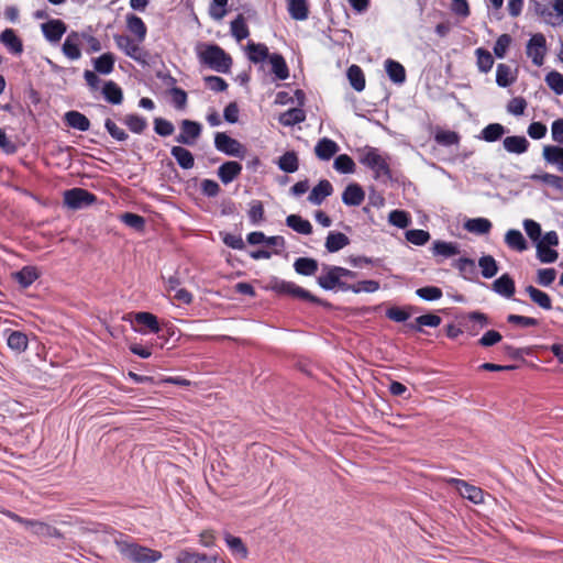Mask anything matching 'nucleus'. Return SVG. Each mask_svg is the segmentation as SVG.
Here are the masks:
<instances>
[{"mask_svg": "<svg viewBox=\"0 0 563 563\" xmlns=\"http://www.w3.org/2000/svg\"><path fill=\"white\" fill-rule=\"evenodd\" d=\"M114 545L121 556L132 563H155L163 556L161 551L139 544L122 533L114 539Z\"/></svg>", "mask_w": 563, "mask_h": 563, "instance_id": "obj_1", "label": "nucleus"}, {"mask_svg": "<svg viewBox=\"0 0 563 563\" xmlns=\"http://www.w3.org/2000/svg\"><path fill=\"white\" fill-rule=\"evenodd\" d=\"M196 53L201 64L218 73H227L231 68L232 58L218 45L198 43Z\"/></svg>", "mask_w": 563, "mask_h": 563, "instance_id": "obj_2", "label": "nucleus"}, {"mask_svg": "<svg viewBox=\"0 0 563 563\" xmlns=\"http://www.w3.org/2000/svg\"><path fill=\"white\" fill-rule=\"evenodd\" d=\"M360 163L373 170L375 179H383L384 181L391 179L388 156L382 155L378 148L364 147L361 151Z\"/></svg>", "mask_w": 563, "mask_h": 563, "instance_id": "obj_3", "label": "nucleus"}, {"mask_svg": "<svg viewBox=\"0 0 563 563\" xmlns=\"http://www.w3.org/2000/svg\"><path fill=\"white\" fill-rule=\"evenodd\" d=\"M268 289L275 291L278 295H287L316 305L328 306V302L312 295L310 291L303 289L294 282H287L274 277L268 284Z\"/></svg>", "mask_w": 563, "mask_h": 563, "instance_id": "obj_4", "label": "nucleus"}, {"mask_svg": "<svg viewBox=\"0 0 563 563\" xmlns=\"http://www.w3.org/2000/svg\"><path fill=\"white\" fill-rule=\"evenodd\" d=\"M97 201L96 195L84 188H71L64 192V205L77 210Z\"/></svg>", "mask_w": 563, "mask_h": 563, "instance_id": "obj_5", "label": "nucleus"}, {"mask_svg": "<svg viewBox=\"0 0 563 563\" xmlns=\"http://www.w3.org/2000/svg\"><path fill=\"white\" fill-rule=\"evenodd\" d=\"M214 146L219 152L230 156L243 157L245 147L235 139L224 132H218L214 135Z\"/></svg>", "mask_w": 563, "mask_h": 563, "instance_id": "obj_6", "label": "nucleus"}, {"mask_svg": "<svg viewBox=\"0 0 563 563\" xmlns=\"http://www.w3.org/2000/svg\"><path fill=\"white\" fill-rule=\"evenodd\" d=\"M338 269V266H323L324 273L320 275L317 278L318 285L325 289V290H332L334 288H339L343 291H349L350 284L343 282L340 278V274L335 272Z\"/></svg>", "mask_w": 563, "mask_h": 563, "instance_id": "obj_7", "label": "nucleus"}, {"mask_svg": "<svg viewBox=\"0 0 563 563\" xmlns=\"http://www.w3.org/2000/svg\"><path fill=\"white\" fill-rule=\"evenodd\" d=\"M446 482L454 486L463 498H466L474 504L484 503V492L482 488L459 478H449Z\"/></svg>", "mask_w": 563, "mask_h": 563, "instance_id": "obj_8", "label": "nucleus"}, {"mask_svg": "<svg viewBox=\"0 0 563 563\" xmlns=\"http://www.w3.org/2000/svg\"><path fill=\"white\" fill-rule=\"evenodd\" d=\"M547 53L545 36L541 33L532 35L527 45V55L536 66L543 65Z\"/></svg>", "mask_w": 563, "mask_h": 563, "instance_id": "obj_9", "label": "nucleus"}, {"mask_svg": "<svg viewBox=\"0 0 563 563\" xmlns=\"http://www.w3.org/2000/svg\"><path fill=\"white\" fill-rule=\"evenodd\" d=\"M180 130V133L176 136V142L186 145H194L201 134V124L186 119L183 120Z\"/></svg>", "mask_w": 563, "mask_h": 563, "instance_id": "obj_10", "label": "nucleus"}, {"mask_svg": "<svg viewBox=\"0 0 563 563\" xmlns=\"http://www.w3.org/2000/svg\"><path fill=\"white\" fill-rule=\"evenodd\" d=\"M133 322L135 324L134 330L140 333H145L146 331L158 333L161 330L157 317L151 312H136Z\"/></svg>", "mask_w": 563, "mask_h": 563, "instance_id": "obj_11", "label": "nucleus"}, {"mask_svg": "<svg viewBox=\"0 0 563 563\" xmlns=\"http://www.w3.org/2000/svg\"><path fill=\"white\" fill-rule=\"evenodd\" d=\"M275 103L276 106H302L305 103V93L300 89L288 87L277 93Z\"/></svg>", "mask_w": 563, "mask_h": 563, "instance_id": "obj_12", "label": "nucleus"}, {"mask_svg": "<svg viewBox=\"0 0 563 563\" xmlns=\"http://www.w3.org/2000/svg\"><path fill=\"white\" fill-rule=\"evenodd\" d=\"M365 199V191L357 183L349 184L342 192V201L350 207H358Z\"/></svg>", "mask_w": 563, "mask_h": 563, "instance_id": "obj_13", "label": "nucleus"}, {"mask_svg": "<svg viewBox=\"0 0 563 563\" xmlns=\"http://www.w3.org/2000/svg\"><path fill=\"white\" fill-rule=\"evenodd\" d=\"M333 194V186L328 179L320 180L310 191L308 201L312 205L320 206L325 198Z\"/></svg>", "mask_w": 563, "mask_h": 563, "instance_id": "obj_14", "label": "nucleus"}, {"mask_svg": "<svg viewBox=\"0 0 563 563\" xmlns=\"http://www.w3.org/2000/svg\"><path fill=\"white\" fill-rule=\"evenodd\" d=\"M177 563H217L218 555H208L197 551L185 549L177 555Z\"/></svg>", "mask_w": 563, "mask_h": 563, "instance_id": "obj_15", "label": "nucleus"}, {"mask_svg": "<svg viewBox=\"0 0 563 563\" xmlns=\"http://www.w3.org/2000/svg\"><path fill=\"white\" fill-rule=\"evenodd\" d=\"M339 150L336 142L329 137H322L314 146V154L320 161H330Z\"/></svg>", "mask_w": 563, "mask_h": 563, "instance_id": "obj_16", "label": "nucleus"}, {"mask_svg": "<svg viewBox=\"0 0 563 563\" xmlns=\"http://www.w3.org/2000/svg\"><path fill=\"white\" fill-rule=\"evenodd\" d=\"M242 165L235 161L224 162L218 168V176L223 184H230L238 178L242 173Z\"/></svg>", "mask_w": 563, "mask_h": 563, "instance_id": "obj_17", "label": "nucleus"}, {"mask_svg": "<svg viewBox=\"0 0 563 563\" xmlns=\"http://www.w3.org/2000/svg\"><path fill=\"white\" fill-rule=\"evenodd\" d=\"M42 31L45 37L52 42L57 43L66 32V25L60 20H51L42 24Z\"/></svg>", "mask_w": 563, "mask_h": 563, "instance_id": "obj_18", "label": "nucleus"}, {"mask_svg": "<svg viewBox=\"0 0 563 563\" xmlns=\"http://www.w3.org/2000/svg\"><path fill=\"white\" fill-rule=\"evenodd\" d=\"M29 529L31 532L37 537H45V538H56V539H63L64 534L55 527L40 521V520H31V523L29 526Z\"/></svg>", "mask_w": 563, "mask_h": 563, "instance_id": "obj_19", "label": "nucleus"}, {"mask_svg": "<svg viewBox=\"0 0 563 563\" xmlns=\"http://www.w3.org/2000/svg\"><path fill=\"white\" fill-rule=\"evenodd\" d=\"M114 41L117 46L122 49L128 56L140 60L142 58V49L126 35H115Z\"/></svg>", "mask_w": 563, "mask_h": 563, "instance_id": "obj_20", "label": "nucleus"}, {"mask_svg": "<svg viewBox=\"0 0 563 563\" xmlns=\"http://www.w3.org/2000/svg\"><path fill=\"white\" fill-rule=\"evenodd\" d=\"M493 290L503 297L511 298L516 291L515 282L508 274H504L493 283Z\"/></svg>", "mask_w": 563, "mask_h": 563, "instance_id": "obj_21", "label": "nucleus"}, {"mask_svg": "<svg viewBox=\"0 0 563 563\" xmlns=\"http://www.w3.org/2000/svg\"><path fill=\"white\" fill-rule=\"evenodd\" d=\"M12 277L21 287L27 288L40 277V273L35 266H24L19 272L13 273Z\"/></svg>", "mask_w": 563, "mask_h": 563, "instance_id": "obj_22", "label": "nucleus"}, {"mask_svg": "<svg viewBox=\"0 0 563 563\" xmlns=\"http://www.w3.org/2000/svg\"><path fill=\"white\" fill-rule=\"evenodd\" d=\"M64 120L67 126L85 132L90 128L88 118L78 111H68L64 115Z\"/></svg>", "mask_w": 563, "mask_h": 563, "instance_id": "obj_23", "label": "nucleus"}, {"mask_svg": "<svg viewBox=\"0 0 563 563\" xmlns=\"http://www.w3.org/2000/svg\"><path fill=\"white\" fill-rule=\"evenodd\" d=\"M170 154L181 168L190 169L194 167L195 157L189 150L183 146H173L170 150Z\"/></svg>", "mask_w": 563, "mask_h": 563, "instance_id": "obj_24", "label": "nucleus"}, {"mask_svg": "<svg viewBox=\"0 0 563 563\" xmlns=\"http://www.w3.org/2000/svg\"><path fill=\"white\" fill-rule=\"evenodd\" d=\"M278 120L284 126H292L306 120V112L303 108H288L287 111L280 113Z\"/></svg>", "mask_w": 563, "mask_h": 563, "instance_id": "obj_25", "label": "nucleus"}, {"mask_svg": "<svg viewBox=\"0 0 563 563\" xmlns=\"http://www.w3.org/2000/svg\"><path fill=\"white\" fill-rule=\"evenodd\" d=\"M492 222L486 218H474L468 219L464 223V229L471 233L477 234V235H484L489 233L492 230Z\"/></svg>", "mask_w": 563, "mask_h": 563, "instance_id": "obj_26", "label": "nucleus"}, {"mask_svg": "<svg viewBox=\"0 0 563 563\" xmlns=\"http://www.w3.org/2000/svg\"><path fill=\"white\" fill-rule=\"evenodd\" d=\"M504 147L509 153L522 154L528 151L529 142L525 136L512 135L504 140Z\"/></svg>", "mask_w": 563, "mask_h": 563, "instance_id": "obj_27", "label": "nucleus"}, {"mask_svg": "<svg viewBox=\"0 0 563 563\" xmlns=\"http://www.w3.org/2000/svg\"><path fill=\"white\" fill-rule=\"evenodd\" d=\"M526 292L529 295L531 301L538 305L540 308L544 310H550L552 308V300L547 292L536 288L532 285L526 287Z\"/></svg>", "mask_w": 563, "mask_h": 563, "instance_id": "obj_28", "label": "nucleus"}, {"mask_svg": "<svg viewBox=\"0 0 563 563\" xmlns=\"http://www.w3.org/2000/svg\"><path fill=\"white\" fill-rule=\"evenodd\" d=\"M350 244V239L342 232H330L325 240V249L330 253L338 252Z\"/></svg>", "mask_w": 563, "mask_h": 563, "instance_id": "obj_29", "label": "nucleus"}, {"mask_svg": "<svg viewBox=\"0 0 563 563\" xmlns=\"http://www.w3.org/2000/svg\"><path fill=\"white\" fill-rule=\"evenodd\" d=\"M297 274L303 276H312L318 271V262L311 257H298L294 263Z\"/></svg>", "mask_w": 563, "mask_h": 563, "instance_id": "obj_30", "label": "nucleus"}, {"mask_svg": "<svg viewBox=\"0 0 563 563\" xmlns=\"http://www.w3.org/2000/svg\"><path fill=\"white\" fill-rule=\"evenodd\" d=\"M286 224L292 229L294 231L300 233V234H311L312 233V225L311 223L303 219L302 217L298 214H290L286 218Z\"/></svg>", "mask_w": 563, "mask_h": 563, "instance_id": "obj_31", "label": "nucleus"}, {"mask_svg": "<svg viewBox=\"0 0 563 563\" xmlns=\"http://www.w3.org/2000/svg\"><path fill=\"white\" fill-rule=\"evenodd\" d=\"M78 40L79 35L73 32L66 37L63 44V53L70 59H78L81 56Z\"/></svg>", "mask_w": 563, "mask_h": 563, "instance_id": "obj_32", "label": "nucleus"}, {"mask_svg": "<svg viewBox=\"0 0 563 563\" xmlns=\"http://www.w3.org/2000/svg\"><path fill=\"white\" fill-rule=\"evenodd\" d=\"M543 158L553 165H558L559 169L563 172V147L555 145H545L543 147Z\"/></svg>", "mask_w": 563, "mask_h": 563, "instance_id": "obj_33", "label": "nucleus"}, {"mask_svg": "<svg viewBox=\"0 0 563 563\" xmlns=\"http://www.w3.org/2000/svg\"><path fill=\"white\" fill-rule=\"evenodd\" d=\"M433 255H440L445 258L457 255L460 249L456 243L445 241H434L432 245Z\"/></svg>", "mask_w": 563, "mask_h": 563, "instance_id": "obj_34", "label": "nucleus"}, {"mask_svg": "<svg viewBox=\"0 0 563 563\" xmlns=\"http://www.w3.org/2000/svg\"><path fill=\"white\" fill-rule=\"evenodd\" d=\"M506 244L518 252L527 250V241L519 230L511 229L505 235Z\"/></svg>", "mask_w": 563, "mask_h": 563, "instance_id": "obj_35", "label": "nucleus"}, {"mask_svg": "<svg viewBox=\"0 0 563 563\" xmlns=\"http://www.w3.org/2000/svg\"><path fill=\"white\" fill-rule=\"evenodd\" d=\"M7 343L11 350L21 353L26 350L29 340L26 334L21 331H10Z\"/></svg>", "mask_w": 563, "mask_h": 563, "instance_id": "obj_36", "label": "nucleus"}, {"mask_svg": "<svg viewBox=\"0 0 563 563\" xmlns=\"http://www.w3.org/2000/svg\"><path fill=\"white\" fill-rule=\"evenodd\" d=\"M288 11L295 20H306L308 18V4L307 0H287Z\"/></svg>", "mask_w": 563, "mask_h": 563, "instance_id": "obj_37", "label": "nucleus"}, {"mask_svg": "<svg viewBox=\"0 0 563 563\" xmlns=\"http://www.w3.org/2000/svg\"><path fill=\"white\" fill-rule=\"evenodd\" d=\"M385 69L389 76V78L395 82H404L406 79V71L401 64L395 62L393 59H387L385 62Z\"/></svg>", "mask_w": 563, "mask_h": 563, "instance_id": "obj_38", "label": "nucleus"}, {"mask_svg": "<svg viewBox=\"0 0 563 563\" xmlns=\"http://www.w3.org/2000/svg\"><path fill=\"white\" fill-rule=\"evenodd\" d=\"M516 79L515 73L510 66L506 64H498L496 69V82L500 87L511 85Z\"/></svg>", "mask_w": 563, "mask_h": 563, "instance_id": "obj_39", "label": "nucleus"}, {"mask_svg": "<svg viewBox=\"0 0 563 563\" xmlns=\"http://www.w3.org/2000/svg\"><path fill=\"white\" fill-rule=\"evenodd\" d=\"M278 167L285 173H295L299 168L298 156L295 152H286L279 157Z\"/></svg>", "mask_w": 563, "mask_h": 563, "instance_id": "obj_40", "label": "nucleus"}, {"mask_svg": "<svg viewBox=\"0 0 563 563\" xmlns=\"http://www.w3.org/2000/svg\"><path fill=\"white\" fill-rule=\"evenodd\" d=\"M346 75H347V79H349L351 86L356 91H362L364 89L365 76L360 66L352 65L351 67H349Z\"/></svg>", "mask_w": 563, "mask_h": 563, "instance_id": "obj_41", "label": "nucleus"}, {"mask_svg": "<svg viewBox=\"0 0 563 563\" xmlns=\"http://www.w3.org/2000/svg\"><path fill=\"white\" fill-rule=\"evenodd\" d=\"M128 29L131 33L135 34L139 42H142L146 35V26L141 18L130 14L126 16Z\"/></svg>", "mask_w": 563, "mask_h": 563, "instance_id": "obj_42", "label": "nucleus"}, {"mask_svg": "<svg viewBox=\"0 0 563 563\" xmlns=\"http://www.w3.org/2000/svg\"><path fill=\"white\" fill-rule=\"evenodd\" d=\"M224 540L227 542V545L229 547L232 554L245 559L247 556V549L244 545L243 541L239 537H234L230 533H227L224 536Z\"/></svg>", "mask_w": 563, "mask_h": 563, "instance_id": "obj_43", "label": "nucleus"}, {"mask_svg": "<svg viewBox=\"0 0 563 563\" xmlns=\"http://www.w3.org/2000/svg\"><path fill=\"white\" fill-rule=\"evenodd\" d=\"M441 321L442 319L438 314L427 313L416 318V324H410V328L418 332H421L422 327L435 328L441 324Z\"/></svg>", "mask_w": 563, "mask_h": 563, "instance_id": "obj_44", "label": "nucleus"}, {"mask_svg": "<svg viewBox=\"0 0 563 563\" xmlns=\"http://www.w3.org/2000/svg\"><path fill=\"white\" fill-rule=\"evenodd\" d=\"M478 266L484 278H492L498 272L497 262L492 255L482 256L478 261Z\"/></svg>", "mask_w": 563, "mask_h": 563, "instance_id": "obj_45", "label": "nucleus"}, {"mask_svg": "<svg viewBox=\"0 0 563 563\" xmlns=\"http://www.w3.org/2000/svg\"><path fill=\"white\" fill-rule=\"evenodd\" d=\"M123 123L133 133L141 134L147 128L146 119L137 114H128L123 118Z\"/></svg>", "mask_w": 563, "mask_h": 563, "instance_id": "obj_46", "label": "nucleus"}, {"mask_svg": "<svg viewBox=\"0 0 563 563\" xmlns=\"http://www.w3.org/2000/svg\"><path fill=\"white\" fill-rule=\"evenodd\" d=\"M333 167L341 174H352L355 172V163L347 154L336 156Z\"/></svg>", "mask_w": 563, "mask_h": 563, "instance_id": "obj_47", "label": "nucleus"}, {"mask_svg": "<svg viewBox=\"0 0 563 563\" xmlns=\"http://www.w3.org/2000/svg\"><path fill=\"white\" fill-rule=\"evenodd\" d=\"M114 57L111 53H106L93 60L96 71L100 74H110L113 69Z\"/></svg>", "mask_w": 563, "mask_h": 563, "instance_id": "obj_48", "label": "nucleus"}, {"mask_svg": "<svg viewBox=\"0 0 563 563\" xmlns=\"http://www.w3.org/2000/svg\"><path fill=\"white\" fill-rule=\"evenodd\" d=\"M505 134V128L499 123H490L482 130V139L486 142H496Z\"/></svg>", "mask_w": 563, "mask_h": 563, "instance_id": "obj_49", "label": "nucleus"}, {"mask_svg": "<svg viewBox=\"0 0 563 563\" xmlns=\"http://www.w3.org/2000/svg\"><path fill=\"white\" fill-rule=\"evenodd\" d=\"M406 240L413 245H424L430 240V233L422 229L408 230L406 233Z\"/></svg>", "mask_w": 563, "mask_h": 563, "instance_id": "obj_50", "label": "nucleus"}, {"mask_svg": "<svg viewBox=\"0 0 563 563\" xmlns=\"http://www.w3.org/2000/svg\"><path fill=\"white\" fill-rule=\"evenodd\" d=\"M102 93L108 102L120 103L122 101V91L120 87L112 81L104 84Z\"/></svg>", "mask_w": 563, "mask_h": 563, "instance_id": "obj_51", "label": "nucleus"}, {"mask_svg": "<svg viewBox=\"0 0 563 563\" xmlns=\"http://www.w3.org/2000/svg\"><path fill=\"white\" fill-rule=\"evenodd\" d=\"M120 220L128 227L136 230L143 231L145 228V219L136 213L125 212L120 216Z\"/></svg>", "mask_w": 563, "mask_h": 563, "instance_id": "obj_52", "label": "nucleus"}, {"mask_svg": "<svg viewBox=\"0 0 563 563\" xmlns=\"http://www.w3.org/2000/svg\"><path fill=\"white\" fill-rule=\"evenodd\" d=\"M476 57H477V67L482 73H488L493 65H494V58L492 54L484 49V48H477L475 51Z\"/></svg>", "mask_w": 563, "mask_h": 563, "instance_id": "obj_53", "label": "nucleus"}, {"mask_svg": "<svg viewBox=\"0 0 563 563\" xmlns=\"http://www.w3.org/2000/svg\"><path fill=\"white\" fill-rule=\"evenodd\" d=\"M269 62L272 64L273 73L279 79H286L288 77V68L286 66L284 58L280 55H278V54L271 55Z\"/></svg>", "mask_w": 563, "mask_h": 563, "instance_id": "obj_54", "label": "nucleus"}, {"mask_svg": "<svg viewBox=\"0 0 563 563\" xmlns=\"http://www.w3.org/2000/svg\"><path fill=\"white\" fill-rule=\"evenodd\" d=\"M388 220L393 225L399 229H406L411 222L409 213L404 210L390 211Z\"/></svg>", "mask_w": 563, "mask_h": 563, "instance_id": "obj_55", "label": "nucleus"}, {"mask_svg": "<svg viewBox=\"0 0 563 563\" xmlns=\"http://www.w3.org/2000/svg\"><path fill=\"white\" fill-rule=\"evenodd\" d=\"M537 256L542 263H554L559 254L555 250L549 247L548 245H544V243H538L537 244Z\"/></svg>", "mask_w": 563, "mask_h": 563, "instance_id": "obj_56", "label": "nucleus"}, {"mask_svg": "<svg viewBox=\"0 0 563 563\" xmlns=\"http://www.w3.org/2000/svg\"><path fill=\"white\" fill-rule=\"evenodd\" d=\"M379 287H380L379 282L369 279V280H362V282H358V283L352 284V285L350 284L349 290L353 291L354 294H358L362 291L375 292L379 289Z\"/></svg>", "mask_w": 563, "mask_h": 563, "instance_id": "obj_57", "label": "nucleus"}, {"mask_svg": "<svg viewBox=\"0 0 563 563\" xmlns=\"http://www.w3.org/2000/svg\"><path fill=\"white\" fill-rule=\"evenodd\" d=\"M264 206L261 200H252L250 203L249 218L252 224H258L264 220Z\"/></svg>", "mask_w": 563, "mask_h": 563, "instance_id": "obj_58", "label": "nucleus"}, {"mask_svg": "<svg viewBox=\"0 0 563 563\" xmlns=\"http://www.w3.org/2000/svg\"><path fill=\"white\" fill-rule=\"evenodd\" d=\"M418 297L427 301L439 300L443 292L442 289L437 286H426L416 290Z\"/></svg>", "mask_w": 563, "mask_h": 563, "instance_id": "obj_59", "label": "nucleus"}, {"mask_svg": "<svg viewBox=\"0 0 563 563\" xmlns=\"http://www.w3.org/2000/svg\"><path fill=\"white\" fill-rule=\"evenodd\" d=\"M434 140L438 144L444 146L455 145L460 141V136L454 131H438L434 135Z\"/></svg>", "mask_w": 563, "mask_h": 563, "instance_id": "obj_60", "label": "nucleus"}, {"mask_svg": "<svg viewBox=\"0 0 563 563\" xmlns=\"http://www.w3.org/2000/svg\"><path fill=\"white\" fill-rule=\"evenodd\" d=\"M154 131L159 136L166 137L170 136L175 132L174 124L163 118H155L154 119Z\"/></svg>", "mask_w": 563, "mask_h": 563, "instance_id": "obj_61", "label": "nucleus"}, {"mask_svg": "<svg viewBox=\"0 0 563 563\" xmlns=\"http://www.w3.org/2000/svg\"><path fill=\"white\" fill-rule=\"evenodd\" d=\"M247 48L250 59L255 63L264 60L268 56V49L263 44L251 43L249 44Z\"/></svg>", "mask_w": 563, "mask_h": 563, "instance_id": "obj_62", "label": "nucleus"}, {"mask_svg": "<svg viewBox=\"0 0 563 563\" xmlns=\"http://www.w3.org/2000/svg\"><path fill=\"white\" fill-rule=\"evenodd\" d=\"M104 128L108 131V133L117 141L124 142L129 137L128 133L123 129L118 126L117 123L111 119L106 120Z\"/></svg>", "mask_w": 563, "mask_h": 563, "instance_id": "obj_63", "label": "nucleus"}, {"mask_svg": "<svg viewBox=\"0 0 563 563\" xmlns=\"http://www.w3.org/2000/svg\"><path fill=\"white\" fill-rule=\"evenodd\" d=\"M545 81L549 87L558 95L563 93V75L558 71H551L547 75Z\"/></svg>", "mask_w": 563, "mask_h": 563, "instance_id": "obj_64", "label": "nucleus"}]
</instances>
